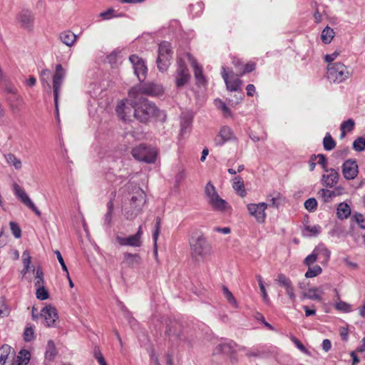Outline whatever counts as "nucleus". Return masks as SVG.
Wrapping results in <instances>:
<instances>
[{
    "label": "nucleus",
    "instance_id": "obj_1",
    "mask_svg": "<svg viewBox=\"0 0 365 365\" xmlns=\"http://www.w3.org/2000/svg\"><path fill=\"white\" fill-rule=\"evenodd\" d=\"M123 192L130 196L128 202L123 205L124 216L127 220H133L142 211L145 202V194L138 185L131 182L123 187Z\"/></svg>",
    "mask_w": 365,
    "mask_h": 365
},
{
    "label": "nucleus",
    "instance_id": "obj_2",
    "mask_svg": "<svg viewBox=\"0 0 365 365\" xmlns=\"http://www.w3.org/2000/svg\"><path fill=\"white\" fill-rule=\"evenodd\" d=\"M135 103L134 117L141 123H147L154 117L158 120L165 121L166 115L164 111L159 110L157 106L148 99L139 97Z\"/></svg>",
    "mask_w": 365,
    "mask_h": 365
},
{
    "label": "nucleus",
    "instance_id": "obj_3",
    "mask_svg": "<svg viewBox=\"0 0 365 365\" xmlns=\"http://www.w3.org/2000/svg\"><path fill=\"white\" fill-rule=\"evenodd\" d=\"M190 254L193 258H205L212 254V247L201 232L194 233L189 241Z\"/></svg>",
    "mask_w": 365,
    "mask_h": 365
},
{
    "label": "nucleus",
    "instance_id": "obj_4",
    "mask_svg": "<svg viewBox=\"0 0 365 365\" xmlns=\"http://www.w3.org/2000/svg\"><path fill=\"white\" fill-rule=\"evenodd\" d=\"M351 76L352 71L341 62L330 63L327 66V76L333 83H340L351 78Z\"/></svg>",
    "mask_w": 365,
    "mask_h": 365
},
{
    "label": "nucleus",
    "instance_id": "obj_5",
    "mask_svg": "<svg viewBox=\"0 0 365 365\" xmlns=\"http://www.w3.org/2000/svg\"><path fill=\"white\" fill-rule=\"evenodd\" d=\"M66 70L63 68L61 64H57L56 66V70L53 76V90L55 103V109L56 113V118L59 119V107H58V98L60 95V91L63 82V79L66 76Z\"/></svg>",
    "mask_w": 365,
    "mask_h": 365
},
{
    "label": "nucleus",
    "instance_id": "obj_6",
    "mask_svg": "<svg viewBox=\"0 0 365 365\" xmlns=\"http://www.w3.org/2000/svg\"><path fill=\"white\" fill-rule=\"evenodd\" d=\"M205 193L209 204L214 210L224 211L227 209V203L219 196L211 182L207 183L205 187Z\"/></svg>",
    "mask_w": 365,
    "mask_h": 365
},
{
    "label": "nucleus",
    "instance_id": "obj_7",
    "mask_svg": "<svg viewBox=\"0 0 365 365\" xmlns=\"http://www.w3.org/2000/svg\"><path fill=\"white\" fill-rule=\"evenodd\" d=\"M131 153L135 160L146 163H153L156 160L157 152L155 148L143 144L133 148Z\"/></svg>",
    "mask_w": 365,
    "mask_h": 365
},
{
    "label": "nucleus",
    "instance_id": "obj_8",
    "mask_svg": "<svg viewBox=\"0 0 365 365\" xmlns=\"http://www.w3.org/2000/svg\"><path fill=\"white\" fill-rule=\"evenodd\" d=\"M171 44L168 41H163L160 43L158 47V56L157 58L158 68L160 71L167 70L170 65V61L172 58Z\"/></svg>",
    "mask_w": 365,
    "mask_h": 365
},
{
    "label": "nucleus",
    "instance_id": "obj_9",
    "mask_svg": "<svg viewBox=\"0 0 365 365\" xmlns=\"http://www.w3.org/2000/svg\"><path fill=\"white\" fill-rule=\"evenodd\" d=\"M222 77L225 81L227 89L230 91L240 92V96L239 99L241 101L243 96V92L242 89V81L238 77L234 76L232 71L229 74L225 67H222L221 71Z\"/></svg>",
    "mask_w": 365,
    "mask_h": 365
},
{
    "label": "nucleus",
    "instance_id": "obj_10",
    "mask_svg": "<svg viewBox=\"0 0 365 365\" xmlns=\"http://www.w3.org/2000/svg\"><path fill=\"white\" fill-rule=\"evenodd\" d=\"M135 103L128 99L120 101L116 107L118 115L124 121L130 120V118L134 116Z\"/></svg>",
    "mask_w": 365,
    "mask_h": 365
},
{
    "label": "nucleus",
    "instance_id": "obj_11",
    "mask_svg": "<svg viewBox=\"0 0 365 365\" xmlns=\"http://www.w3.org/2000/svg\"><path fill=\"white\" fill-rule=\"evenodd\" d=\"M129 61L133 65L134 73L139 81H143L148 73V68L145 61L135 54L130 56Z\"/></svg>",
    "mask_w": 365,
    "mask_h": 365
},
{
    "label": "nucleus",
    "instance_id": "obj_12",
    "mask_svg": "<svg viewBox=\"0 0 365 365\" xmlns=\"http://www.w3.org/2000/svg\"><path fill=\"white\" fill-rule=\"evenodd\" d=\"M142 235H143V230L142 226H139L137 232L130 235L128 237H123L120 236H116V241L119 243V245L122 246H130L138 247H140L143 244L142 242Z\"/></svg>",
    "mask_w": 365,
    "mask_h": 365
},
{
    "label": "nucleus",
    "instance_id": "obj_13",
    "mask_svg": "<svg viewBox=\"0 0 365 365\" xmlns=\"http://www.w3.org/2000/svg\"><path fill=\"white\" fill-rule=\"evenodd\" d=\"M268 205L265 202L258 204L250 203L247 207L250 215L254 217L257 222L263 223L265 221L266 213L265 210Z\"/></svg>",
    "mask_w": 365,
    "mask_h": 365
},
{
    "label": "nucleus",
    "instance_id": "obj_14",
    "mask_svg": "<svg viewBox=\"0 0 365 365\" xmlns=\"http://www.w3.org/2000/svg\"><path fill=\"white\" fill-rule=\"evenodd\" d=\"M176 74L175 83L178 88L184 86L190 78L187 67L182 59L178 60Z\"/></svg>",
    "mask_w": 365,
    "mask_h": 365
},
{
    "label": "nucleus",
    "instance_id": "obj_15",
    "mask_svg": "<svg viewBox=\"0 0 365 365\" xmlns=\"http://www.w3.org/2000/svg\"><path fill=\"white\" fill-rule=\"evenodd\" d=\"M14 192L15 195L29 208H30L37 216L41 215L40 210L36 207L34 203L29 198L24 189L17 183L14 184Z\"/></svg>",
    "mask_w": 365,
    "mask_h": 365
},
{
    "label": "nucleus",
    "instance_id": "obj_16",
    "mask_svg": "<svg viewBox=\"0 0 365 365\" xmlns=\"http://www.w3.org/2000/svg\"><path fill=\"white\" fill-rule=\"evenodd\" d=\"M341 173L346 180H354L359 173V167L355 160L348 159L341 167Z\"/></svg>",
    "mask_w": 365,
    "mask_h": 365
},
{
    "label": "nucleus",
    "instance_id": "obj_17",
    "mask_svg": "<svg viewBox=\"0 0 365 365\" xmlns=\"http://www.w3.org/2000/svg\"><path fill=\"white\" fill-rule=\"evenodd\" d=\"M325 173L322 176V184L326 187H333L339 182V174L334 168L326 169Z\"/></svg>",
    "mask_w": 365,
    "mask_h": 365
},
{
    "label": "nucleus",
    "instance_id": "obj_18",
    "mask_svg": "<svg viewBox=\"0 0 365 365\" xmlns=\"http://www.w3.org/2000/svg\"><path fill=\"white\" fill-rule=\"evenodd\" d=\"M41 317L44 319V324L46 327H53L58 318L56 308L48 305L41 311Z\"/></svg>",
    "mask_w": 365,
    "mask_h": 365
},
{
    "label": "nucleus",
    "instance_id": "obj_19",
    "mask_svg": "<svg viewBox=\"0 0 365 365\" xmlns=\"http://www.w3.org/2000/svg\"><path fill=\"white\" fill-rule=\"evenodd\" d=\"M235 139L232 130L227 126H222L220 128L219 134L215 138V143L217 146H221L226 142Z\"/></svg>",
    "mask_w": 365,
    "mask_h": 365
},
{
    "label": "nucleus",
    "instance_id": "obj_20",
    "mask_svg": "<svg viewBox=\"0 0 365 365\" xmlns=\"http://www.w3.org/2000/svg\"><path fill=\"white\" fill-rule=\"evenodd\" d=\"M344 190L341 186L336 187L333 190L322 188L318 191L317 195L324 202H329L334 197L342 195Z\"/></svg>",
    "mask_w": 365,
    "mask_h": 365
},
{
    "label": "nucleus",
    "instance_id": "obj_21",
    "mask_svg": "<svg viewBox=\"0 0 365 365\" xmlns=\"http://www.w3.org/2000/svg\"><path fill=\"white\" fill-rule=\"evenodd\" d=\"M17 19L21 24V27L31 29L34 23V15L29 9H23L18 14Z\"/></svg>",
    "mask_w": 365,
    "mask_h": 365
},
{
    "label": "nucleus",
    "instance_id": "obj_22",
    "mask_svg": "<svg viewBox=\"0 0 365 365\" xmlns=\"http://www.w3.org/2000/svg\"><path fill=\"white\" fill-rule=\"evenodd\" d=\"M140 91L142 93L157 96L160 95L163 93V87L154 83H146L142 86L140 88Z\"/></svg>",
    "mask_w": 365,
    "mask_h": 365
},
{
    "label": "nucleus",
    "instance_id": "obj_23",
    "mask_svg": "<svg viewBox=\"0 0 365 365\" xmlns=\"http://www.w3.org/2000/svg\"><path fill=\"white\" fill-rule=\"evenodd\" d=\"M314 250L318 261L322 264L327 263L331 255L330 251L324 245H319Z\"/></svg>",
    "mask_w": 365,
    "mask_h": 365
},
{
    "label": "nucleus",
    "instance_id": "obj_24",
    "mask_svg": "<svg viewBox=\"0 0 365 365\" xmlns=\"http://www.w3.org/2000/svg\"><path fill=\"white\" fill-rule=\"evenodd\" d=\"M189 59L191 63V66L194 70V76L197 81V84L204 85L205 83V78L202 73V67L197 63V61L193 58L189 56Z\"/></svg>",
    "mask_w": 365,
    "mask_h": 365
},
{
    "label": "nucleus",
    "instance_id": "obj_25",
    "mask_svg": "<svg viewBox=\"0 0 365 365\" xmlns=\"http://www.w3.org/2000/svg\"><path fill=\"white\" fill-rule=\"evenodd\" d=\"M322 294L323 292L317 287H313L308 289L307 292H302L301 299H309L312 300H322Z\"/></svg>",
    "mask_w": 365,
    "mask_h": 365
},
{
    "label": "nucleus",
    "instance_id": "obj_26",
    "mask_svg": "<svg viewBox=\"0 0 365 365\" xmlns=\"http://www.w3.org/2000/svg\"><path fill=\"white\" fill-rule=\"evenodd\" d=\"M181 333V325L178 322H173L169 324L166 330V334L174 339H180Z\"/></svg>",
    "mask_w": 365,
    "mask_h": 365
},
{
    "label": "nucleus",
    "instance_id": "obj_27",
    "mask_svg": "<svg viewBox=\"0 0 365 365\" xmlns=\"http://www.w3.org/2000/svg\"><path fill=\"white\" fill-rule=\"evenodd\" d=\"M123 257L124 262L130 267H133L141 263V257L138 254L125 252Z\"/></svg>",
    "mask_w": 365,
    "mask_h": 365
},
{
    "label": "nucleus",
    "instance_id": "obj_28",
    "mask_svg": "<svg viewBox=\"0 0 365 365\" xmlns=\"http://www.w3.org/2000/svg\"><path fill=\"white\" fill-rule=\"evenodd\" d=\"M180 118V135H184L190 130L192 122V117L189 113H182Z\"/></svg>",
    "mask_w": 365,
    "mask_h": 365
},
{
    "label": "nucleus",
    "instance_id": "obj_29",
    "mask_svg": "<svg viewBox=\"0 0 365 365\" xmlns=\"http://www.w3.org/2000/svg\"><path fill=\"white\" fill-rule=\"evenodd\" d=\"M61 41L68 46H72L77 39V36L70 31H63L59 35Z\"/></svg>",
    "mask_w": 365,
    "mask_h": 365
},
{
    "label": "nucleus",
    "instance_id": "obj_30",
    "mask_svg": "<svg viewBox=\"0 0 365 365\" xmlns=\"http://www.w3.org/2000/svg\"><path fill=\"white\" fill-rule=\"evenodd\" d=\"M351 215V208L348 204L341 202L336 208V215L339 219L343 220L348 218Z\"/></svg>",
    "mask_w": 365,
    "mask_h": 365
},
{
    "label": "nucleus",
    "instance_id": "obj_31",
    "mask_svg": "<svg viewBox=\"0 0 365 365\" xmlns=\"http://www.w3.org/2000/svg\"><path fill=\"white\" fill-rule=\"evenodd\" d=\"M232 187L240 196L245 197L246 195L244 181L240 176H237L233 179Z\"/></svg>",
    "mask_w": 365,
    "mask_h": 365
},
{
    "label": "nucleus",
    "instance_id": "obj_32",
    "mask_svg": "<svg viewBox=\"0 0 365 365\" xmlns=\"http://www.w3.org/2000/svg\"><path fill=\"white\" fill-rule=\"evenodd\" d=\"M4 158L6 162L15 168L16 170H20L22 167V163L21 160L16 157L15 155L12 153H8L4 155Z\"/></svg>",
    "mask_w": 365,
    "mask_h": 365
},
{
    "label": "nucleus",
    "instance_id": "obj_33",
    "mask_svg": "<svg viewBox=\"0 0 365 365\" xmlns=\"http://www.w3.org/2000/svg\"><path fill=\"white\" fill-rule=\"evenodd\" d=\"M232 351L233 346L231 343H221L215 347L214 354H230Z\"/></svg>",
    "mask_w": 365,
    "mask_h": 365
},
{
    "label": "nucleus",
    "instance_id": "obj_34",
    "mask_svg": "<svg viewBox=\"0 0 365 365\" xmlns=\"http://www.w3.org/2000/svg\"><path fill=\"white\" fill-rule=\"evenodd\" d=\"M57 354V350L54 342L52 340H49L47 343L46 350L45 352V357L48 361H52Z\"/></svg>",
    "mask_w": 365,
    "mask_h": 365
},
{
    "label": "nucleus",
    "instance_id": "obj_35",
    "mask_svg": "<svg viewBox=\"0 0 365 365\" xmlns=\"http://www.w3.org/2000/svg\"><path fill=\"white\" fill-rule=\"evenodd\" d=\"M334 34V30L327 26L322 32L321 38L322 42L326 44L329 43L333 39Z\"/></svg>",
    "mask_w": 365,
    "mask_h": 365
},
{
    "label": "nucleus",
    "instance_id": "obj_36",
    "mask_svg": "<svg viewBox=\"0 0 365 365\" xmlns=\"http://www.w3.org/2000/svg\"><path fill=\"white\" fill-rule=\"evenodd\" d=\"M275 281L282 287L286 289H289L293 287L292 281L284 274H279Z\"/></svg>",
    "mask_w": 365,
    "mask_h": 365
},
{
    "label": "nucleus",
    "instance_id": "obj_37",
    "mask_svg": "<svg viewBox=\"0 0 365 365\" xmlns=\"http://www.w3.org/2000/svg\"><path fill=\"white\" fill-rule=\"evenodd\" d=\"M269 200L270 202L269 205L277 208L282 202V195L277 191H274L268 195Z\"/></svg>",
    "mask_w": 365,
    "mask_h": 365
},
{
    "label": "nucleus",
    "instance_id": "obj_38",
    "mask_svg": "<svg viewBox=\"0 0 365 365\" xmlns=\"http://www.w3.org/2000/svg\"><path fill=\"white\" fill-rule=\"evenodd\" d=\"M31 358L30 352L27 350L23 349L19 351L17 356V361L19 365H26Z\"/></svg>",
    "mask_w": 365,
    "mask_h": 365
},
{
    "label": "nucleus",
    "instance_id": "obj_39",
    "mask_svg": "<svg viewBox=\"0 0 365 365\" xmlns=\"http://www.w3.org/2000/svg\"><path fill=\"white\" fill-rule=\"evenodd\" d=\"M323 145L324 148L326 150H333L336 146V143L334 140V139L331 138V135L327 133L325 135V137L323 139Z\"/></svg>",
    "mask_w": 365,
    "mask_h": 365
},
{
    "label": "nucleus",
    "instance_id": "obj_40",
    "mask_svg": "<svg viewBox=\"0 0 365 365\" xmlns=\"http://www.w3.org/2000/svg\"><path fill=\"white\" fill-rule=\"evenodd\" d=\"M322 272V269L320 266H319V265H315L314 267L310 266V267H308V270L305 273V277L307 278L314 277L319 275V274H321Z\"/></svg>",
    "mask_w": 365,
    "mask_h": 365
},
{
    "label": "nucleus",
    "instance_id": "obj_41",
    "mask_svg": "<svg viewBox=\"0 0 365 365\" xmlns=\"http://www.w3.org/2000/svg\"><path fill=\"white\" fill-rule=\"evenodd\" d=\"M222 292H223L225 297L228 301V302L230 304H231L232 306H234L235 307H237V301H236L235 297L233 296L232 293L229 290V289L227 287H225V286L222 287Z\"/></svg>",
    "mask_w": 365,
    "mask_h": 365
},
{
    "label": "nucleus",
    "instance_id": "obj_42",
    "mask_svg": "<svg viewBox=\"0 0 365 365\" xmlns=\"http://www.w3.org/2000/svg\"><path fill=\"white\" fill-rule=\"evenodd\" d=\"M353 148L357 152L365 150V138H357L353 143Z\"/></svg>",
    "mask_w": 365,
    "mask_h": 365
},
{
    "label": "nucleus",
    "instance_id": "obj_43",
    "mask_svg": "<svg viewBox=\"0 0 365 365\" xmlns=\"http://www.w3.org/2000/svg\"><path fill=\"white\" fill-rule=\"evenodd\" d=\"M36 298L40 300H45L48 298V292L45 289L43 285L36 286Z\"/></svg>",
    "mask_w": 365,
    "mask_h": 365
},
{
    "label": "nucleus",
    "instance_id": "obj_44",
    "mask_svg": "<svg viewBox=\"0 0 365 365\" xmlns=\"http://www.w3.org/2000/svg\"><path fill=\"white\" fill-rule=\"evenodd\" d=\"M11 346H9V345H3L1 349H0V351H1V355H0V362L2 363L3 364L6 362L7 358H8V356L11 351Z\"/></svg>",
    "mask_w": 365,
    "mask_h": 365
},
{
    "label": "nucleus",
    "instance_id": "obj_45",
    "mask_svg": "<svg viewBox=\"0 0 365 365\" xmlns=\"http://www.w3.org/2000/svg\"><path fill=\"white\" fill-rule=\"evenodd\" d=\"M351 220H354L360 228L365 230V217L362 214L356 212Z\"/></svg>",
    "mask_w": 365,
    "mask_h": 365
},
{
    "label": "nucleus",
    "instance_id": "obj_46",
    "mask_svg": "<svg viewBox=\"0 0 365 365\" xmlns=\"http://www.w3.org/2000/svg\"><path fill=\"white\" fill-rule=\"evenodd\" d=\"M257 281H258V284H259V287L260 291L262 292V295L263 299H264V302H269V297H268L267 293L266 292L264 285L263 284L262 278V277L260 275H257Z\"/></svg>",
    "mask_w": 365,
    "mask_h": 365
},
{
    "label": "nucleus",
    "instance_id": "obj_47",
    "mask_svg": "<svg viewBox=\"0 0 365 365\" xmlns=\"http://www.w3.org/2000/svg\"><path fill=\"white\" fill-rule=\"evenodd\" d=\"M305 208L309 211L313 212L317 209V202L315 198H309L304 202Z\"/></svg>",
    "mask_w": 365,
    "mask_h": 365
},
{
    "label": "nucleus",
    "instance_id": "obj_48",
    "mask_svg": "<svg viewBox=\"0 0 365 365\" xmlns=\"http://www.w3.org/2000/svg\"><path fill=\"white\" fill-rule=\"evenodd\" d=\"M335 308L343 312H351L350 304L343 301H339L338 302H336L335 304Z\"/></svg>",
    "mask_w": 365,
    "mask_h": 365
},
{
    "label": "nucleus",
    "instance_id": "obj_49",
    "mask_svg": "<svg viewBox=\"0 0 365 365\" xmlns=\"http://www.w3.org/2000/svg\"><path fill=\"white\" fill-rule=\"evenodd\" d=\"M317 261H318V259L314 250L312 252L304 259V264L310 267Z\"/></svg>",
    "mask_w": 365,
    "mask_h": 365
},
{
    "label": "nucleus",
    "instance_id": "obj_50",
    "mask_svg": "<svg viewBox=\"0 0 365 365\" xmlns=\"http://www.w3.org/2000/svg\"><path fill=\"white\" fill-rule=\"evenodd\" d=\"M354 128V121L352 119H348L344 121L340 126L341 130H346V131H351Z\"/></svg>",
    "mask_w": 365,
    "mask_h": 365
},
{
    "label": "nucleus",
    "instance_id": "obj_51",
    "mask_svg": "<svg viewBox=\"0 0 365 365\" xmlns=\"http://www.w3.org/2000/svg\"><path fill=\"white\" fill-rule=\"evenodd\" d=\"M11 230L16 238H19L21 236V230L19 226L14 222L9 223Z\"/></svg>",
    "mask_w": 365,
    "mask_h": 365
},
{
    "label": "nucleus",
    "instance_id": "obj_52",
    "mask_svg": "<svg viewBox=\"0 0 365 365\" xmlns=\"http://www.w3.org/2000/svg\"><path fill=\"white\" fill-rule=\"evenodd\" d=\"M43 273L41 268H38L36 271V282L35 286L43 285Z\"/></svg>",
    "mask_w": 365,
    "mask_h": 365
},
{
    "label": "nucleus",
    "instance_id": "obj_53",
    "mask_svg": "<svg viewBox=\"0 0 365 365\" xmlns=\"http://www.w3.org/2000/svg\"><path fill=\"white\" fill-rule=\"evenodd\" d=\"M305 230L309 232L308 235L309 237L317 235L321 231V227L319 225H314L312 227L307 226L305 228Z\"/></svg>",
    "mask_w": 365,
    "mask_h": 365
},
{
    "label": "nucleus",
    "instance_id": "obj_54",
    "mask_svg": "<svg viewBox=\"0 0 365 365\" xmlns=\"http://www.w3.org/2000/svg\"><path fill=\"white\" fill-rule=\"evenodd\" d=\"M34 337V331L31 327H27L24 333V338L26 341H31Z\"/></svg>",
    "mask_w": 365,
    "mask_h": 365
},
{
    "label": "nucleus",
    "instance_id": "obj_55",
    "mask_svg": "<svg viewBox=\"0 0 365 365\" xmlns=\"http://www.w3.org/2000/svg\"><path fill=\"white\" fill-rule=\"evenodd\" d=\"M255 69V63H247L244 66L243 71H240V73L236 74L237 76H241L245 73H249Z\"/></svg>",
    "mask_w": 365,
    "mask_h": 365
},
{
    "label": "nucleus",
    "instance_id": "obj_56",
    "mask_svg": "<svg viewBox=\"0 0 365 365\" xmlns=\"http://www.w3.org/2000/svg\"><path fill=\"white\" fill-rule=\"evenodd\" d=\"M22 261L24 266L26 267V268H29V265L31 263V257L29 252L28 250H25L22 254Z\"/></svg>",
    "mask_w": 365,
    "mask_h": 365
},
{
    "label": "nucleus",
    "instance_id": "obj_57",
    "mask_svg": "<svg viewBox=\"0 0 365 365\" xmlns=\"http://www.w3.org/2000/svg\"><path fill=\"white\" fill-rule=\"evenodd\" d=\"M340 54L339 51H335L334 53L331 54H327L324 56V61L329 64L333 63L332 61H334Z\"/></svg>",
    "mask_w": 365,
    "mask_h": 365
},
{
    "label": "nucleus",
    "instance_id": "obj_58",
    "mask_svg": "<svg viewBox=\"0 0 365 365\" xmlns=\"http://www.w3.org/2000/svg\"><path fill=\"white\" fill-rule=\"evenodd\" d=\"M51 75V71L48 69H43L41 72V79L42 82H46L47 86H49V83L48 82V79H49Z\"/></svg>",
    "mask_w": 365,
    "mask_h": 365
},
{
    "label": "nucleus",
    "instance_id": "obj_59",
    "mask_svg": "<svg viewBox=\"0 0 365 365\" xmlns=\"http://www.w3.org/2000/svg\"><path fill=\"white\" fill-rule=\"evenodd\" d=\"M54 253H55V254H56V257H57V259H58V262L60 263V264H61V266L62 269H63L64 272H67V269H68V268H67V267H66V264H65V262H64V260H63V257H62V255H61V252H60L58 250H56V251L54 252Z\"/></svg>",
    "mask_w": 365,
    "mask_h": 365
},
{
    "label": "nucleus",
    "instance_id": "obj_60",
    "mask_svg": "<svg viewBox=\"0 0 365 365\" xmlns=\"http://www.w3.org/2000/svg\"><path fill=\"white\" fill-rule=\"evenodd\" d=\"M317 157L319 158L318 163L322 165L324 171H325L326 169H329L327 166V160L325 155L323 154H319L317 155Z\"/></svg>",
    "mask_w": 365,
    "mask_h": 365
},
{
    "label": "nucleus",
    "instance_id": "obj_61",
    "mask_svg": "<svg viewBox=\"0 0 365 365\" xmlns=\"http://www.w3.org/2000/svg\"><path fill=\"white\" fill-rule=\"evenodd\" d=\"M219 103V108L222 110L224 115L226 116L231 115V110L230 109L225 105V103H223L221 101H218Z\"/></svg>",
    "mask_w": 365,
    "mask_h": 365
},
{
    "label": "nucleus",
    "instance_id": "obj_62",
    "mask_svg": "<svg viewBox=\"0 0 365 365\" xmlns=\"http://www.w3.org/2000/svg\"><path fill=\"white\" fill-rule=\"evenodd\" d=\"M294 343L296 345V346L303 353L309 355V351L305 348V346L302 344L300 341H299L297 339H294Z\"/></svg>",
    "mask_w": 365,
    "mask_h": 365
},
{
    "label": "nucleus",
    "instance_id": "obj_63",
    "mask_svg": "<svg viewBox=\"0 0 365 365\" xmlns=\"http://www.w3.org/2000/svg\"><path fill=\"white\" fill-rule=\"evenodd\" d=\"M114 10L113 9H108L107 11H104V12H101L100 14V16L101 18H103V19H110L112 16H115L114 15H113V14L114 13Z\"/></svg>",
    "mask_w": 365,
    "mask_h": 365
},
{
    "label": "nucleus",
    "instance_id": "obj_64",
    "mask_svg": "<svg viewBox=\"0 0 365 365\" xmlns=\"http://www.w3.org/2000/svg\"><path fill=\"white\" fill-rule=\"evenodd\" d=\"M232 63L237 68V74L240 73V71H243L244 66L239 59L234 58Z\"/></svg>",
    "mask_w": 365,
    "mask_h": 365
}]
</instances>
